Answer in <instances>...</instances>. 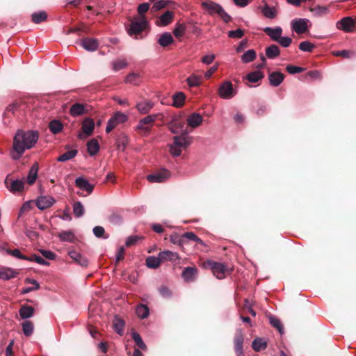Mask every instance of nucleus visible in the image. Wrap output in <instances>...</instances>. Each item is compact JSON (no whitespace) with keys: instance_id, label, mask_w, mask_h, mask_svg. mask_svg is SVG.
<instances>
[{"instance_id":"nucleus-1","label":"nucleus","mask_w":356,"mask_h":356,"mask_svg":"<svg viewBox=\"0 0 356 356\" xmlns=\"http://www.w3.org/2000/svg\"><path fill=\"white\" fill-rule=\"evenodd\" d=\"M37 131L17 130L13 141L10 155L13 160H19L26 149L32 148L38 140Z\"/></svg>"},{"instance_id":"nucleus-2","label":"nucleus","mask_w":356,"mask_h":356,"mask_svg":"<svg viewBox=\"0 0 356 356\" xmlns=\"http://www.w3.org/2000/svg\"><path fill=\"white\" fill-rule=\"evenodd\" d=\"M201 7L209 15L213 16L215 14H218L226 23H228L232 19L231 16L216 2L205 0L201 3Z\"/></svg>"},{"instance_id":"nucleus-3","label":"nucleus","mask_w":356,"mask_h":356,"mask_svg":"<svg viewBox=\"0 0 356 356\" xmlns=\"http://www.w3.org/2000/svg\"><path fill=\"white\" fill-rule=\"evenodd\" d=\"M202 266L206 269H210L213 275L218 279H222L225 277L226 273L232 271V268H229L223 263L216 262L212 260H207L202 264Z\"/></svg>"},{"instance_id":"nucleus-4","label":"nucleus","mask_w":356,"mask_h":356,"mask_svg":"<svg viewBox=\"0 0 356 356\" xmlns=\"http://www.w3.org/2000/svg\"><path fill=\"white\" fill-rule=\"evenodd\" d=\"M190 143V138L187 135L174 136L173 143L169 146L170 152L174 156H179L181 153V148L186 149Z\"/></svg>"},{"instance_id":"nucleus-5","label":"nucleus","mask_w":356,"mask_h":356,"mask_svg":"<svg viewBox=\"0 0 356 356\" xmlns=\"http://www.w3.org/2000/svg\"><path fill=\"white\" fill-rule=\"evenodd\" d=\"M147 22L145 17L140 19L133 20L127 29L128 33L130 36L134 37L138 39V35L140 34L146 28Z\"/></svg>"},{"instance_id":"nucleus-6","label":"nucleus","mask_w":356,"mask_h":356,"mask_svg":"<svg viewBox=\"0 0 356 356\" xmlns=\"http://www.w3.org/2000/svg\"><path fill=\"white\" fill-rule=\"evenodd\" d=\"M337 28L346 33H351L356 30V17H345L337 23Z\"/></svg>"},{"instance_id":"nucleus-7","label":"nucleus","mask_w":356,"mask_h":356,"mask_svg":"<svg viewBox=\"0 0 356 356\" xmlns=\"http://www.w3.org/2000/svg\"><path fill=\"white\" fill-rule=\"evenodd\" d=\"M170 130L175 134H180V135L184 134L187 135L188 131L186 127L185 126L184 121L179 117H176L173 118L170 124H169Z\"/></svg>"},{"instance_id":"nucleus-8","label":"nucleus","mask_w":356,"mask_h":356,"mask_svg":"<svg viewBox=\"0 0 356 356\" xmlns=\"http://www.w3.org/2000/svg\"><path fill=\"white\" fill-rule=\"evenodd\" d=\"M127 120V116L121 112H116L108 121L106 132L110 133L117 125Z\"/></svg>"},{"instance_id":"nucleus-9","label":"nucleus","mask_w":356,"mask_h":356,"mask_svg":"<svg viewBox=\"0 0 356 356\" xmlns=\"http://www.w3.org/2000/svg\"><path fill=\"white\" fill-rule=\"evenodd\" d=\"M236 94V92L234 90L232 83L228 81L223 82L218 88V95L222 99H231Z\"/></svg>"},{"instance_id":"nucleus-10","label":"nucleus","mask_w":356,"mask_h":356,"mask_svg":"<svg viewBox=\"0 0 356 356\" xmlns=\"http://www.w3.org/2000/svg\"><path fill=\"white\" fill-rule=\"evenodd\" d=\"M170 173L166 169H162L154 174L149 175L147 177V179L149 182H158L161 183L165 181L170 177Z\"/></svg>"},{"instance_id":"nucleus-11","label":"nucleus","mask_w":356,"mask_h":356,"mask_svg":"<svg viewBox=\"0 0 356 356\" xmlns=\"http://www.w3.org/2000/svg\"><path fill=\"white\" fill-rule=\"evenodd\" d=\"M308 20L306 19H296L291 22L292 29L298 34H302L308 31Z\"/></svg>"},{"instance_id":"nucleus-12","label":"nucleus","mask_w":356,"mask_h":356,"mask_svg":"<svg viewBox=\"0 0 356 356\" xmlns=\"http://www.w3.org/2000/svg\"><path fill=\"white\" fill-rule=\"evenodd\" d=\"M243 341L244 336L241 330H237L234 339V349L237 356H244L243 355Z\"/></svg>"},{"instance_id":"nucleus-13","label":"nucleus","mask_w":356,"mask_h":356,"mask_svg":"<svg viewBox=\"0 0 356 356\" xmlns=\"http://www.w3.org/2000/svg\"><path fill=\"white\" fill-rule=\"evenodd\" d=\"M95 128V122L94 120L91 118H86L82 122L81 129L83 131L82 134H79L78 137L81 139L83 138V134L86 136H90Z\"/></svg>"},{"instance_id":"nucleus-14","label":"nucleus","mask_w":356,"mask_h":356,"mask_svg":"<svg viewBox=\"0 0 356 356\" xmlns=\"http://www.w3.org/2000/svg\"><path fill=\"white\" fill-rule=\"evenodd\" d=\"M284 78L285 75L279 71L273 72L268 75L270 85L273 87H277L280 86L284 81Z\"/></svg>"},{"instance_id":"nucleus-15","label":"nucleus","mask_w":356,"mask_h":356,"mask_svg":"<svg viewBox=\"0 0 356 356\" xmlns=\"http://www.w3.org/2000/svg\"><path fill=\"white\" fill-rule=\"evenodd\" d=\"M197 275V268L195 267H186L182 273L181 277L187 282H194Z\"/></svg>"},{"instance_id":"nucleus-16","label":"nucleus","mask_w":356,"mask_h":356,"mask_svg":"<svg viewBox=\"0 0 356 356\" xmlns=\"http://www.w3.org/2000/svg\"><path fill=\"white\" fill-rule=\"evenodd\" d=\"M87 112V105L81 103H75L72 104L70 109V113L73 117L82 115Z\"/></svg>"},{"instance_id":"nucleus-17","label":"nucleus","mask_w":356,"mask_h":356,"mask_svg":"<svg viewBox=\"0 0 356 356\" xmlns=\"http://www.w3.org/2000/svg\"><path fill=\"white\" fill-rule=\"evenodd\" d=\"M70 258L77 264L80 265L82 267H87L88 265V259L81 254L80 253L72 250L70 251L68 253Z\"/></svg>"},{"instance_id":"nucleus-18","label":"nucleus","mask_w":356,"mask_h":356,"mask_svg":"<svg viewBox=\"0 0 356 356\" xmlns=\"http://www.w3.org/2000/svg\"><path fill=\"white\" fill-rule=\"evenodd\" d=\"M54 202V200L51 197L42 196L37 199L36 206L39 209L44 210L53 205Z\"/></svg>"},{"instance_id":"nucleus-19","label":"nucleus","mask_w":356,"mask_h":356,"mask_svg":"<svg viewBox=\"0 0 356 356\" xmlns=\"http://www.w3.org/2000/svg\"><path fill=\"white\" fill-rule=\"evenodd\" d=\"M75 185L81 190L87 191L88 194H91L94 189V186L90 184L88 181L83 177L76 178Z\"/></svg>"},{"instance_id":"nucleus-20","label":"nucleus","mask_w":356,"mask_h":356,"mask_svg":"<svg viewBox=\"0 0 356 356\" xmlns=\"http://www.w3.org/2000/svg\"><path fill=\"white\" fill-rule=\"evenodd\" d=\"M18 271L8 267L0 268V279L3 280H9L15 277L18 275Z\"/></svg>"},{"instance_id":"nucleus-21","label":"nucleus","mask_w":356,"mask_h":356,"mask_svg":"<svg viewBox=\"0 0 356 356\" xmlns=\"http://www.w3.org/2000/svg\"><path fill=\"white\" fill-rule=\"evenodd\" d=\"M81 45L87 51H93L97 49L99 42L95 38H86L81 40Z\"/></svg>"},{"instance_id":"nucleus-22","label":"nucleus","mask_w":356,"mask_h":356,"mask_svg":"<svg viewBox=\"0 0 356 356\" xmlns=\"http://www.w3.org/2000/svg\"><path fill=\"white\" fill-rule=\"evenodd\" d=\"M264 31L271 38L272 40L277 42L282 33V29L280 26L276 28L266 27Z\"/></svg>"},{"instance_id":"nucleus-23","label":"nucleus","mask_w":356,"mask_h":356,"mask_svg":"<svg viewBox=\"0 0 356 356\" xmlns=\"http://www.w3.org/2000/svg\"><path fill=\"white\" fill-rule=\"evenodd\" d=\"M174 17V14L172 11L167 10L160 16L156 21V24L161 26H165L170 24Z\"/></svg>"},{"instance_id":"nucleus-24","label":"nucleus","mask_w":356,"mask_h":356,"mask_svg":"<svg viewBox=\"0 0 356 356\" xmlns=\"http://www.w3.org/2000/svg\"><path fill=\"white\" fill-rule=\"evenodd\" d=\"M203 118L201 115L197 113H193L190 115L187 119L188 124L192 128L199 127L202 122Z\"/></svg>"},{"instance_id":"nucleus-25","label":"nucleus","mask_w":356,"mask_h":356,"mask_svg":"<svg viewBox=\"0 0 356 356\" xmlns=\"http://www.w3.org/2000/svg\"><path fill=\"white\" fill-rule=\"evenodd\" d=\"M39 166L37 163H35L29 171V174L27 176V183L29 185H33L37 177H38V172Z\"/></svg>"},{"instance_id":"nucleus-26","label":"nucleus","mask_w":356,"mask_h":356,"mask_svg":"<svg viewBox=\"0 0 356 356\" xmlns=\"http://www.w3.org/2000/svg\"><path fill=\"white\" fill-rule=\"evenodd\" d=\"M47 13L44 10L34 12L31 15V22L34 24H40L47 19Z\"/></svg>"},{"instance_id":"nucleus-27","label":"nucleus","mask_w":356,"mask_h":356,"mask_svg":"<svg viewBox=\"0 0 356 356\" xmlns=\"http://www.w3.org/2000/svg\"><path fill=\"white\" fill-rule=\"evenodd\" d=\"M174 42L171 33L165 32L161 34L158 40V43L163 47H166Z\"/></svg>"},{"instance_id":"nucleus-28","label":"nucleus","mask_w":356,"mask_h":356,"mask_svg":"<svg viewBox=\"0 0 356 356\" xmlns=\"http://www.w3.org/2000/svg\"><path fill=\"white\" fill-rule=\"evenodd\" d=\"M153 107V104L149 101H144L136 104V108L141 114H147Z\"/></svg>"},{"instance_id":"nucleus-29","label":"nucleus","mask_w":356,"mask_h":356,"mask_svg":"<svg viewBox=\"0 0 356 356\" xmlns=\"http://www.w3.org/2000/svg\"><path fill=\"white\" fill-rule=\"evenodd\" d=\"M19 312L22 318L26 319L33 315L34 308L28 305H24L21 307Z\"/></svg>"},{"instance_id":"nucleus-30","label":"nucleus","mask_w":356,"mask_h":356,"mask_svg":"<svg viewBox=\"0 0 356 356\" xmlns=\"http://www.w3.org/2000/svg\"><path fill=\"white\" fill-rule=\"evenodd\" d=\"M252 347L254 351L259 352L267 348V343L262 338H255L252 343Z\"/></svg>"},{"instance_id":"nucleus-31","label":"nucleus","mask_w":356,"mask_h":356,"mask_svg":"<svg viewBox=\"0 0 356 356\" xmlns=\"http://www.w3.org/2000/svg\"><path fill=\"white\" fill-rule=\"evenodd\" d=\"M280 54V50L276 44H271L266 49V56L269 59H273Z\"/></svg>"},{"instance_id":"nucleus-32","label":"nucleus","mask_w":356,"mask_h":356,"mask_svg":"<svg viewBox=\"0 0 356 356\" xmlns=\"http://www.w3.org/2000/svg\"><path fill=\"white\" fill-rule=\"evenodd\" d=\"M87 149L90 155L94 156L97 154L99 150V145L98 141L92 138L87 143Z\"/></svg>"},{"instance_id":"nucleus-33","label":"nucleus","mask_w":356,"mask_h":356,"mask_svg":"<svg viewBox=\"0 0 356 356\" xmlns=\"http://www.w3.org/2000/svg\"><path fill=\"white\" fill-rule=\"evenodd\" d=\"M161 259L164 261H175L179 259V257L177 252H173L169 250L163 251L160 252Z\"/></svg>"},{"instance_id":"nucleus-34","label":"nucleus","mask_w":356,"mask_h":356,"mask_svg":"<svg viewBox=\"0 0 356 356\" xmlns=\"http://www.w3.org/2000/svg\"><path fill=\"white\" fill-rule=\"evenodd\" d=\"M58 237L62 241L74 242L76 239L74 234L72 231H62L58 234Z\"/></svg>"},{"instance_id":"nucleus-35","label":"nucleus","mask_w":356,"mask_h":356,"mask_svg":"<svg viewBox=\"0 0 356 356\" xmlns=\"http://www.w3.org/2000/svg\"><path fill=\"white\" fill-rule=\"evenodd\" d=\"M24 182L22 180H14L12 181L10 186H8L9 191L13 193L17 192H21L24 190Z\"/></svg>"},{"instance_id":"nucleus-36","label":"nucleus","mask_w":356,"mask_h":356,"mask_svg":"<svg viewBox=\"0 0 356 356\" xmlns=\"http://www.w3.org/2000/svg\"><path fill=\"white\" fill-rule=\"evenodd\" d=\"M113 324L115 331L120 336L122 335L124 333V327L125 325L124 321L122 319L120 318L119 317L115 316L114 318Z\"/></svg>"},{"instance_id":"nucleus-37","label":"nucleus","mask_w":356,"mask_h":356,"mask_svg":"<svg viewBox=\"0 0 356 356\" xmlns=\"http://www.w3.org/2000/svg\"><path fill=\"white\" fill-rule=\"evenodd\" d=\"M162 261L163 259H161L159 254L158 257H148L146 259V265L150 268H157L161 265Z\"/></svg>"},{"instance_id":"nucleus-38","label":"nucleus","mask_w":356,"mask_h":356,"mask_svg":"<svg viewBox=\"0 0 356 356\" xmlns=\"http://www.w3.org/2000/svg\"><path fill=\"white\" fill-rule=\"evenodd\" d=\"M136 312L137 316L141 319L146 318L149 314L148 307L143 304H140L136 307Z\"/></svg>"},{"instance_id":"nucleus-39","label":"nucleus","mask_w":356,"mask_h":356,"mask_svg":"<svg viewBox=\"0 0 356 356\" xmlns=\"http://www.w3.org/2000/svg\"><path fill=\"white\" fill-rule=\"evenodd\" d=\"M78 151L76 149H69L68 151L58 156L57 158V161L60 162H65L69 161L75 157Z\"/></svg>"},{"instance_id":"nucleus-40","label":"nucleus","mask_w":356,"mask_h":356,"mask_svg":"<svg viewBox=\"0 0 356 356\" xmlns=\"http://www.w3.org/2000/svg\"><path fill=\"white\" fill-rule=\"evenodd\" d=\"M49 128L51 133L57 134L62 131L63 126L60 121L58 120H53L49 122Z\"/></svg>"},{"instance_id":"nucleus-41","label":"nucleus","mask_w":356,"mask_h":356,"mask_svg":"<svg viewBox=\"0 0 356 356\" xmlns=\"http://www.w3.org/2000/svg\"><path fill=\"white\" fill-rule=\"evenodd\" d=\"M186 96L183 92H177L173 95L172 105L177 108L181 107L185 101Z\"/></svg>"},{"instance_id":"nucleus-42","label":"nucleus","mask_w":356,"mask_h":356,"mask_svg":"<svg viewBox=\"0 0 356 356\" xmlns=\"http://www.w3.org/2000/svg\"><path fill=\"white\" fill-rule=\"evenodd\" d=\"M264 77V74L261 71H254L249 73L246 76V79L251 83H257Z\"/></svg>"},{"instance_id":"nucleus-43","label":"nucleus","mask_w":356,"mask_h":356,"mask_svg":"<svg viewBox=\"0 0 356 356\" xmlns=\"http://www.w3.org/2000/svg\"><path fill=\"white\" fill-rule=\"evenodd\" d=\"M256 58V51L254 49H249L241 56V60L244 63H250Z\"/></svg>"},{"instance_id":"nucleus-44","label":"nucleus","mask_w":356,"mask_h":356,"mask_svg":"<svg viewBox=\"0 0 356 356\" xmlns=\"http://www.w3.org/2000/svg\"><path fill=\"white\" fill-rule=\"evenodd\" d=\"M125 82L134 85H138L140 83V76L139 74L134 72L130 73L127 76Z\"/></svg>"},{"instance_id":"nucleus-45","label":"nucleus","mask_w":356,"mask_h":356,"mask_svg":"<svg viewBox=\"0 0 356 356\" xmlns=\"http://www.w3.org/2000/svg\"><path fill=\"white\" fill-rule=\"evenodd\" d=\"M22 330L26 337H29L33 332V323L30 321H25L22 323Z\"/></svg>"},{"instance_id":"nucleus-46","label":"nucleus","mask_w":356,"mask_h":356,"mask_svg":"<svg viewBox=\"0 0 356 356\" xmlns=\"http://www.w3.org/2000/svg\"><path fill=\"white\" fill-rule=\"evenodd\" d=\"M127 66V62L125 59H118L112 63V67L114 71H119Z\"/></svg>"},{"instance_id":"nucleus-47","label":"nucleus","mask_w":356,"mask_h":356,"mask_svg":"<svg viewBox=\"0 0 356 356\" xmlns=\"http://www.w3.org/2000/svg\"><path fill=\"white\" fill-rule=\"evenodd\" d=\"M262 13L265 17L269 19H274L276 17L275 9L273 7L268 6V5H266L264 7Z\"/></svg>"},{"instance_id":"nucleus-48","label":"nucleus","mask_w":356,"mask_h":356,"mask_svg":"<svg viewBox=\"0 0 356 356\" xmlns=\"http://www.w3.org/2000/svg\"><path fill=\"white\" fill-rule=\"evenodd\" d=\"M73 212L76 217L79 218L84 213V208L81 202H76L73 204Z\"/></svg>"},{"instance_id":"nucleus-49","label":"nucleus","mask_w":356,"mask_h":356,"mask_svg":"<svg viewBox=\"0 0 356 356\" xmlns=\"http://www.w3.org/2000/svg\"><path fill=\"white\" fill-rule=\"evenodd\" d=\"M27 261H35L39 264L43 265V266H49V263L44 260L42 257H41L39 255H37L35 254H33L31 255L30 257H28Z\"/></svg>"},{"instance_id":"nucleus-50","label":"nucleus","mask_w":356,"mask_h":356,"mask_svg":"<svg viewBox=\"0 0 356 356\" xmlns=\"http://www.w3.org/2000/svg\"><path fill=\"white\" fill-rule=\"evenodd\" d=\"M202 81V78L196 75H191L187 79V83L190 87L198 86Z\"/></svg>"},{"instance_id":"nucleus-51","label":"nucleus","mask_w":356,"mask_h":356,"mask_svg":"<svg viewBox=\"0 0 356 356\" xmlns=\"http://www.w3.org/2000/svg\"><path fill=\"white\" fill-rule=\"evenodd\" d=\"M156 118H157L156 114L149 115L140 120L141 124H144L146 126H149V129H150L151 127L153 125L154 121L156 120Z\"/></svg>"},{"instance_id":"nucleus-52","label":"nucleus","mask_w":356,"mask_h":356,"mask_svg":"<svg viewBox=\"0 0 356 356\" xmlns=\"http://www.w3.org/2000/svg\"><path fill=\"white\" fill-rule=\"evenodd\" d=\"M314 48L315 45L309 41L302 42L299 44V49L303 51L312 52Z\"/></svg>"},{"instance_id":"nucleus-53","label":"nucleus","mask_w":356,"mask_h":356,"mask_svg":"<svg viewBox=\"0 0 356 356\" xmlns=\"http://www.w3.org/2000/svg\"><path fill=\"white\" fill-rule=\"evenodd\" d=\"M6 252L8 254L12 255L17 259H23V260H26L28 259V256L22 254L20 252L19 249H15V250L7 249Z\"/></svg>"},{"instance_id":"nucleus-54","label":"nucleus","mask_w":356,"mask_h":356,"mask_svg":"<svg viewBox=\"0 0 356 356\" xmlns=\"http://www.w3.org/2000/svg\"><path fill=\"white\" fill-rule=\"evenodd\" d=\"M186 31V26L182 24H179L177 25L175 29L173 31V34L177 38H181L182 37Z\"/></svg>"},{"instance_id":"nucleus-55","label":"nucleus","mask_w":356,"mask_h":356,"mask_svg":"<svg viewBox=\"0 0 356 356\" xmlns=\"http://www.w3.org/2000/svg\"><path fill=\"white\" fill-rule=\"evenodd\" d=\"M171 3V1H165V0H159V1H156L153 6H152V10L154 11H157L159 10H161L163 8H165L168 3Z\"/></svg>"},{"instance_id":"nucleus-56","label":"nucleus","mask_w":356,"mask_h":356,"mask_svg":"<svg viewBox=\"0 0 356 356\" xmlns=\"http://www.w3.org/2000/svg\"><path fill=\"white\" fill-rule=\"evenodd\" d=\"M93 234L97 238L103 237L104 238H108V235H104L105 230L104 228L102 226H96L93 228Z\"/></svg>"},{"instance_id":"nucleus-57","label":"nucleus","mask_w":356,"mask_h":356,"mask_svg":"<svg viewBox=\"0 0 356 356\" xmlns=\"http://www.w3.org/2000/svg\"><path fill=\"white\" fill-rule=\"evenodd\" d=\"M332 54L335 56L342 57L344 58H349L353 56V53L350 50H341L333 51Z\"/></svg>"},{"instance_id":"nucleus-58","label":"nucleus","mask_w":356,"mask_h":356,"mask_svg":"<svg viewBox=\"0 0 356 356\" xmlns=\"http://www.w3.org/2000/svg\"><path fill=\"white\" fill-rule=\"evenodd\" d=\"M87 31H88V28L86 26V25H84L83 24H81V25L80 26L72 27V28L69 29L67 33L70 34V33H76L80 35L81 32H87Z\"/></svg>"},{"instance_id":"nucleus-59","label":"nucleus","mask_w":356,"mask_h":356,"mask_svg":"<svg viewBox=\"0 0 356 356\" xmlns=\"http://www.w3.org/2000/svg\"><path fill=\"white\" fill-rule=\"evenodd\" d=\"M170 241L174 244H178L179 245H183L184 244V238L182 235H179L177 234H174L170 236Z\"/></svg>"},{"instance_id":"nucleus-60","label":"nucleus","mask_w":356,"mask_h":356,"mask_svg":"<svg viewBox=\"0 0 356 356\" xmlns=\"http://www.w3.org/2000/svg\"><path fill=\"white\" fill-rule=\"evenodd\" d=\"M286 70L289 74H294L296 73H300L305 71V68L292 65H288L286 67Z\"/></svg>"},{"instance_id":"nucleus-61","label":"nucleus","mask_w":356,"mask_h":356,"mask_svg":"<svg viewBox=\"0 0 356 356\" xmlns=\"http://www.w3.org/2000/svg\"><path fill=\"white\" fill-rule=\"evenodd\" d=\"M17 110V104H14L9 105L6 108V109L3 113L4 118H6V117L10 118V115H15Z\"/></svg>"},{"instance_id":"nucleus-62","label":"nucleus","mask_w":356,"mask_h":356,"mask_svg":"<svg viewBox=\"0 0 356 356\" xmlns=\"http://www.w3.org/2000/svg\"><path fill=\"white\" fill-rule=\"evenodd\" d=\"M108 220L114 225L120 224L122 222V216L117 213H113L108 216Z\"/></svg>"},{"instance_id":"nucleus-63","label":"nucleus","mask_w":356,"mask_h":356,"mask_svg":"<svg viewBox=\"0 0 356 356\" xmlns=\"http://www.w3.org/2000/svg\"><path fill=\"white\" fill-rule=\"evenodd\" d=\"M227 34L232 38H241L244 35V31L241 29H238L234 31H229Z\"/></svg>"},{"instance_id":"nucleus-64","label":"nucleus","mask_w":356,"mask_h":356,"mask_svg":"<svg viewBox=\"0 0 356 356\" xmlns=\"http://www.w3.org/2000/svg\"><path fill=\"white\" fill-rule=\"evenodd\" d=\"M282 47H288L291 45L292 40L289 37H282L277 41Z\"/></svg>"}]
</instances>
